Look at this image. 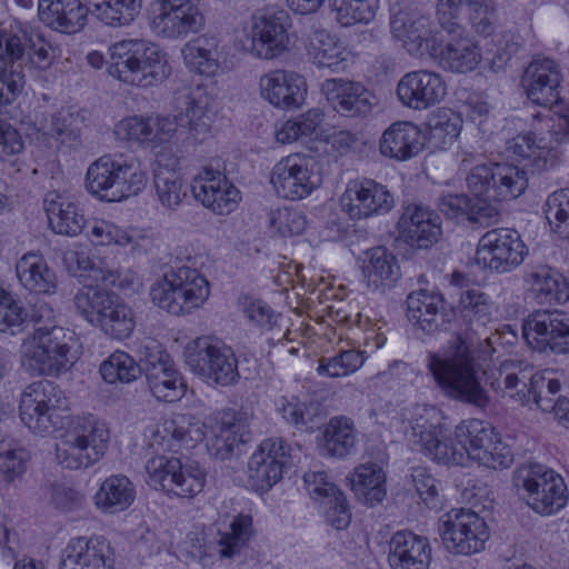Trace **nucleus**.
<instances>
[{"instance_id":"de8ad7c7","label":"nucleus","mask_w":569,"mask_h":569,"mask_svg":"<svg viewBox=\"0 0 569 569\" xmlns=\"http://www.w3.org/2000/svg\"><path fill=\"white\" fill-rule=\"evenodd\" d=\"M150 392L154 398L166 402H173L183 397L186 385L174 363L158 367L144 375Z\"/></svg>"},{"instance_id":"69168bd1","label":"nucleus","mask_w":569,"mask_h":569,"mask_svg":"<svg viewBox=\"0 0 569 569\" xmlns=\"http://www.w3.org/2000/svg\"><path fill=\"white\" fill-rule=\"evenodd\" d=\"M462 113L470 122L477 126L483 137L490 136L493 131V117L491 114V104L488 98L482 93H468Z\"/></svg>"},{"instance_id":"7ed1b4c3","label":"nucleus","mask_w":569,"mask_h":569,"mask_svg":"<svg viewBox=\"0 0 569 569\" xmlns=\"http://www.w3.org/2000/svg\"><path fill=\"white\" fill-rule=\"evenodd\" d=\"M108 73L119 81L141 88L162 83L171 74L167 53L144 39H124L110 49Z\"/></svg>"},{"instance_id":"6e6552de","label":"nucleus","mask_w":569,"mask_h":569,"mask_svg":"<svg viewBox=\"0 0 569 569\" xmlns=\"http://www.w3.org/2000/svg\"><path fill=\"white\" fill-rule=\"evenodd\" d=\"M209 96L203 89L186 93L177 100V116H150L152 142H168L179 130L188 138L202 141L210 132Z\"/></svg>"},{"instance_id":"4d7b16f0","label":"nucleus","mask_w":569,"mask_h":569,"mask_svg":"<svg viewBox=\"0 0 569 569\" xmlns=\"http://www.w3.org/2000/svg\"><path fill=\"white\" fill-rule=\"evenodd\" d=\"M366 352L349 349L341 350L332 357H322L319 360L317 372L329 378L347 377L358 371L365 363Z\"/></svg>"},{"instance_id":"58836bf2","label":"nucleus","mask_w":569,"mask_h":569,"mask_svg":"<svg viewBox=\"0 0 569 569\" xmlns=\"http://www.w3.org/2000/svg\"><path fill=\"white\" fill-rule=\"evenodd\" d=\"M19 282L37 295H53L58 287L57 274L39 251L26 252L16 264Z\"/></svg>"},{"instance_id":"e433bc0d","label":"nucleus","mask_w":569,"mask_h":569,"mask_svg":"<svg viewBox=\"0 0 569 569\" xmlns=\"http://www.w3.org/2000/svg\"><path fill=\"white\" fill-rule=\"evenodd\" d=\"M38 14L50 29L72 34L86 26L88 9L80 0H39Z\"/></svg>"},{"instance_id":"7c9ffc66","label":"nucleus","mask_w":569,"mask_h":569,"mask_svg":"<svg viewBox=\"0 0 569 569\" xmlns=\"http://www.w3.org/2000/svg\"><path fill=\"white\" fill-rule=\"evenodd\" d=\"M452 38L443 46L442 40L433 60L445 70L456 73L473 71L482 60L481 48L476 40L467 34L462 26L456 32H449Z\"/></svg>"},{"instance_id":"a19ab883","label":"nucleus","mask_w":569,"mask_h":569,"mask_svg":"<svg viewBox=\"0 0 569 569\" xmlns=\"http://www.w3.org/2000/svg\"><path fill=\"white\" fill-rule=\"evenodd\" d=\"M186 67L201 76L211 77L220 69V41L214 36H200L187 42L181 50Z\"/></svg>"},{"instance_id":"b1692460","label":"nucleus","mask_w":569,"mask_h":569,"mask_svg":"<svg viewBox=\"0 0 569 569\" xmlns=\"http://www.w3.org/2000/svg\"><path fill=\"white\" fill-rule=\"evenodd\" d=\"M190 190L197 201L217 214L232 212L240 201L239 190L212 166L204 167L192 179Z\"/></svg>"},{"instance_id":"f03ea898","label":"nucleus","mask_w":569,"mask_h":569,"mask_svg":"<svg viewBox=\"0 0 569 569\" xmlns=\"http://www.w3.org/2000/svg\"><path fill=\"white\" fill-rule=\"evenodd\" d=\"M495 303L479 289H468L460 295L458 310L461 321L458 332L437 353L428 356V369L438 387L449 398L485 408L489 396L481 383L483 371L477 363L472 348L475 336L492 321Z\"/></svg>"},{"instance_id":"f8f14e48","label":"nucleus","mask_w":569,"mask_h":569,"mask_svg":"<svg viewBox=\"0 0 569 569\" xmlns=\"http://www.w3.org/2000/svg\"><path fill=\"white\" fill-rule=\"evenodd\" d=\"M467 184L475 197L507 201L520 197L528 187L525 168L510 163L490 162L472 168Z\"/></svg>"},{"instance_id":"423d86ee","label":"nucleus","mask_w":569,"mask_h":569,"mask_svg":"<svg viewBox=\"0 0 569 569\" xmlns=\"http://www.w3.org/2000/svg\"><path fill=\"white\" fill-rule=\"evenodd\" d=\"M209 296V281L199 270L189 266L171 268L150 289L152 302L173 316L190 315Z\"/></svg>"},{"instance_id":"864d4df0","label":"nucleus","mask_w":569,"mask_h":569,"mask_svg":"<svg viewBox=\"0 0 569 569\" xmlns=\"http://www.w3.org/2000/svg\"><path fill=\"white\" fill-rule=\"evenodd\" d=\"M336 20L342 27L368 24L377 14L380 0H330Z\"/></svg>"},{"instance_id":"aec40b11","label":"nucleus","mask_w":569,"mask_h":569,"mask_svg":"<svg viewBox=\"0 0 569 569\" xmlns=\"http://www.w3.org/2000/svg\"><path fill=\"white\" fill-rule=\"evenodd\" d=\"M407 318L415 329L426 335L446 331L451 328L456 316L448 308L443 296L437 290L419 289L411 291L406 299Z\"/></svg>"},{"instance_id":"20e7f679","label":"nucleus","mask_w":569,"mask_h":569,"mask_svg":"<svg viewBox=\"0 0 569 569\" xmlns=\"http://www.w3.org/2000/svg\"><path fill=\"white\" fill-rule=\"evenodd\" d=\"M147 173L134 160L102 156L86 172V190L97 200L120 202L141 192Z\"/></svg>"},{"instance_id":"a878e982","label":"nucleus","mask_w":569,"mask_h":569,"mask_svg":"<svg viewBox=\"0 0 569 569\" xmlns=\"http://www.w3.org/2000/svg\"><path fill=\"white\" fill-rule=\"evenodd\" d=\"M390 28L393 38L401 41L409 54L433 59L441 37L429 18H408L400 12L391 17Z\"/></svg>"},{"instance_id":"13d9d810","label":"nucleus","mask_w":569,"mask_h":569,"mask_svg":"<svg viewBox=\"0 0 569 569\" xmlns=\"http://www.w3.org/2000/svg\"><path fill=\"white\" fill-rule=\"evenodd\" d=\"M100 375L107 383H129L140 376V368L130 355L117 350L100 365Z\"/></svg>"},{"instance_id":"cd10ccee","label":"nucleus","mask_w":569,"mask_h":569,"mask_svg":"<svg viewBox=\"0 0 569 569\" xmlns=\"http://www.w3.org/2000/svg\"><path fill=\"white\" fill-rule=\"evenodd\" d=\"M157 200L166 210H177L188 199V187L179 171V159L171 152H159L153 163Z\"/></svg>"},{"instance_id":"09e8293b","label":"nucleus","mask_w":569,"mask_h":569,"mask_svg":"<svg viewBox=\"0 0 569 569\" xmlns=\"http://www.w3.org/2000/svg\"><path fill=\"white\" fill-rule=\"evenodd\" d=\"M97 18L106 26L120 28L130 26L140 14L142 0H89Z\"/></svg>"},{"instance_id":"dca6fc26","label":"nucleus","mask_w":569,"mask_h":569,"mask_svg":"<svg viewBox=\"0 0 569 569\" xmlns=\"http://www.w3.org/2000/svg\"><path fill=\"white\" fill-rule=\"evenodd\" d=\"M523 337L540 352H569V316L558 309L537 310L522 325Z\"/></svg>"},{"instance_id":"37998d69","label":"nucleus","mask_w":569,"mask_h":569,"mask_svg":"<svg viewBox=\"0 0 569 569\" xmlns=\"http://www.w3.org/2000/svg\"><path fill=\"white\" fill-rule=\"evenodd\" d=\"M411 442L417 450H425L438 437L449 431L446 418L435 406L417 405L410 420Z\"/></svg>"},{"instance_id":"f257e3e1","label":"nucleus","mask_w":569,"mask_h":569,"mask_svg":"<svg viewBox=\"0 0 569 569\" xmlns=\"http://www.w3.org/2000/svg\"><path fill=\"white\" fill-rule=\"evenodd\" d=\"M68 399L49 380L29 385L19 405L21 421L34 433L49 435L64 429L56 445V457L63 468L78 470L98 462L109 442L107 425L92 415L69 417Z\"/></svg>"},{"instance_id":"4468645a","label":"nucleus","mask_w":569,"mask_h":569,"mask_svg":"<svg viewBox=\"0 0 569 569\" xmlns=\"http://www.w3.org/2000/svg\"><path fill=\"white\" fill-rule=\"evenodd\" d=\"M528 254V247L515 229L496 228L478 241L475 262L481 269L502 274L516 270Z\"/></svg>"},{"instance_id":"a211bd4d","label":"nucleus","mask_w":569,"mask_h":569,"mask_svg":"<svg viewBox=\"0 0 569 569\" xmlns=\"http://www.w3.org/2000/svg\"><path fill=\"white\" fill-rule=\"evenodd\" d=\"M158 9L153 12L150 27L159 37L178 40L190 33L199 32L204 26V18L191 0H157Z\"/></svg>"},{"instance_id":"5701e85b","label":"nucleus","mask_w":569,"mask_h":569,"mask_svg":"<svg viewBox=\"0 0 569 569\" xmlns=\"http://www.w3.org/2000/svg\"><path fill=\"white\" fill-rule=\"evenodd\" d=\"M446 94L447 84L443 77L431 70L407 72L397 84V96L402 106L416 111L435 107Z\"/></svg>"},{"instance_id":"473e14b6","label":"nucleus","mask_w":569,"mask_h":569,"mask_svg":"<svg viewBox=\"0 0 569 569\" xmlns=\"http://www.w3.org/2000/svg\"><path fill=\"white\" fill-rule=\"evenodd\" d=\"M109 543L102 537L73 538L64 549L60 569H113Z\"/></svg>"},{"instance_id":"603ef678","label":"nucleus","mask_w":569,"mask_h":569,"mask_svg":"<svg viewBox=\"0 0 569 569\" xmlns=\"http://www.w3.org/2000/svg\"><path fill=\"white\" fill-rule=\"evenodd\" d=\"M96 326L111 338L122 340L132 333L136 321L131 308L116 296Z\"/></svg>"},{"instance_id":"9d476101","label":"nucleus","mask_w":569,"mask_h":569,"mask_svg":"<svg viewBox=\"0 0 569 569\" xmlns=\"http://www.w3.org/2000/svg\"><path fill=\"white\" fill-rule=\"evenodd\" d=\"M146 471L151 488L178 498H194L206 486V472L196 461L159 455L147 461Z\"/></svg>"},{"instance_id":"c9c22d12","label":"nucleus","mask_w":569,"mask_h":569,"mask_svg":"<svg viewBox=\"0 0 569 569\" xmlns=\"http://www.w3.org/2000/svg\"><path fill=\"white\" fill-rule=\"evenodd\" d=\"M425 146L421 130L410 121L391 123L382 133L380 153L397 161H406L416 157Z\"/></svg>"},{"instance_id":"774afa93","label":"nucleus","mask_w":569,"mask_h":569,"mask_svg":"<svg viewBox=\"0 0 569 569\" xmlns=\"http://www.w3.org/2000/svg\"><path fill=\"white\" fill-rule=\"evenodd\" d=\"M461 119L452 112L439 114L430 126V142L438 149H447L459 137Z\"/></svg>"},{"instance_id":"4c0bfd02","label":"nucleus","mask_w":569,"mask_h":569,"mask_svg":"<svg viewBox=\"0 0 569 569\" xmlns=\"http://www.w3.org/2000/svg\"><path fill=\"white\" fill-rule=\"evenodd\" d=\"M50 229L61 236L76 237L86 227L87 219L78 203L57 191H50L43 199Z\"/></svg>"},{"instance_id":"3c124183","label":"nucleus","mask_w":569,"mask_h":569,"mask_svg":"<svg viewBox=\"0 0 569 569\" xmlns=\"http://www.w3.org/2000/svg\"><path fill=\"white\" fill-rule=\"evenodd\" d=\"M229 531L219 532L217 550L221 558H232L238 555L254 535L252 518L249 515H238L232 519Z\"/></svg>"},{"instance_id":"1a4fd4ad","label":"nucleus","mask_w":569,"mask_h":569,"mask_svg":"<svg viewBox=\"0 0 569 569\" xmlns=\"http://www.w3.org/2000/svg\"><path fill=\"white\" fill-rule=\"evenodd\" d=\"M183 357L188 368L209 382L226 387L240 378L234 352L210 337L189 341Z\"/></svg>"},{"instance_id":"c03bdc74","label":"nucleus","mask_w":569,"mask_h":569,"mask_svg":"<svg viewBox=\"0 0 569 569\" xmlns=\"http://www.w3.org/2000/svg\"><path fill=\"white\" fill-rule=\"evenodd\" d=\"M216 455L226 459L236 447L247 441L249 429L246 419L233 410L219 412L212 428Z\"/></svg>"},{"instance_id":"79ce46f5","label":"nucleus","mask_w":569,"mask_h":569,"mask_svg":"<svg viewBox=\"0 0 569 569\" xmlns=\"http://www.w3.org/2000/svg\"><path fill=\"white\" fill-rule=\"evenodd\" d=\"M366 254L362 272L368 289L377 291L392 287L400 277L396 256L385 247L371 248Z\"/></svg>"},{"instance_id":"0eeeda50","label":"nucleus","mask_w":569,"mask_h":569,"mask_svg":"<svg viewBox=\"0 0 569 569\" xmlns=\"http://www.w3.org/2000/svg\"><path fill=\"white\" fill-rule=\"evenodd\" d=\"M72 336L62 327L33 330L21 345V366L31 376H52L72 365Z\"/></svg>"},{"instance_id":"412c9836","label":"nucleus","mask_w":569,"mask_h":569,"mask_svg":"<svg viewBox=\"0 0 569 569\" xmlns=\"http://www.w3.org/2000/svg\"><path fill=\"white\" fill-rule=\"evenodd\" d=\"M563 73L558 62L548 57H535L525 70L522 84L533 103L552 108L561 101Z\"/></svg>"},{"instance_id":"72a5a7b5","label":"nucleus","mask_w":569,"mask_h":569,"mask_svg":"<svg viewBox=\"0 0 569 569\" xmlns=\"http://www.w3.org/2000/svg\"><path fill=\"white\" fill-rule=\"evenodd\" d=\"M523 281L537 303H563L569 300L568 282L547 264H528L523 273Z\"/></svg>"},{"instance_id":"ddd939ff","label":"nucleus","mask_w":569,"mask_h":569,"mask_svg":"<svg viewBox=\"0 0 569 569\" xmlns=\"http://www.w3.org/2000/svg\"><path fill=\"white\" fill-rule=\"evenodd\" d=\"M443 546L453 555L470 556L485 549L490 537L486 521L471 509H451L439 520Z\"/></svg>"},{"instance_id":"bb28decb","label":"nucleus","mask_w":569,"mask_h":569,"mask_svg":"<svg viewBox=\"0 0 569 569\" xmlns=\"http://www.w3.org/2000/svg\"><path fill=\"white\" fill-rule=\"evenodd\" d=\"M401 237L411 247L428 249L440 238L441 218L422 203H409L398 221Z\"/></svg>"},{"instance_id":"338daca9","label":"nucleus","mask_w":569,"mask_h":569,"mask_svg":"<svg viewBox=\"0 0 569 569\" xmlns=\"http://www.w3.org/2000/svg\"><path fill=\"white\" fill-rule=\"evenodd\" d=\"M29 453L16 442L0 441V473L6 482H12L26 471Z\"/></svg>"},{"instance_id":"680f3d73","label":"nucleus","mask_w":569,"mask_h":569,"mask_svg":"<svg viewBox=\"0 0 569 569\" xmlns=\"http://www.w3.org/2000/svg\"><path fill=\"white\" fill-rule=\"evenodd\" d=\"M421 452L447 466H465L469 461L467 449L456 438H448V432L445 433V437H438Z\"/></svg>"},{"instance_id":"2f4dec72","label":"nucleus","mask_w":569,"mask_h":569,"mask_svg":"<svg viewBox=\"0 0 569 569\" xmlns=\"http://www.w3.org/2000/svg\"><path fill=\"white\" fill-rule=\"evenodd\" d=\"M321 91L333 110L342 116H363L371 110L372 94L359 82L328 79L321 84Z\"/></svg>"},{"instance_id":"8fccbe9b","label":"nucleus","mask_w":569,"mask_h":569,"mask_svg":"<svg viewBox=\"0 0 569 569\" xmlns=\"http://www.w3.org/2000/svg\"><path fill=\"white\" fill-rule=\"evenodd\" d=\"M347 479L357 497L385 498L387 495L386 473L378 463H361Z\"/></svg>"},{"instance_id":"f704fd0d","label":"nucleus","mask_w":569,"mask_h":569,"mask_svg":"<svg viewBox=\"0 0 569 569\" xmlns=\"http://www.w3.org/2000/svg\"><path fill=\"white\" fill-rule=\"evenodd\" d=\"M538 480H542V498H569L565 479L545 465L525 463L518 467L512 475V482L518 493L520 491L529 496L537 493Z\"/></svg>"},{"instance_id":"0e129e2a","label":"nucleus","mask_w":569,"mask_h":569,"mask_svg":"<svg viewBox=\"0 0 569 569\" xmlns=\"http://www.w3.org/2000/svg\"><path fill=\"white\" fill-rule=\"evenodd\" d=\"M83 119L67 109H61L51 114L50 122L42 126L46 134L58 137L62 142H74L80 137Z\"/></svg>"},{"instance_id":"a18cd8bd","label":"nucleus","mask_w":569,"mask_h":569,"mask_svg":"<svg viewBox=\"0 0 569 569\" xmlns=\"http://www.w3.org/2000/svg\"><path fill=\"white\" fill-rule=\"evenodd\" d=\"M357 430L350 418L340 416L330 419L323 430L321 452L325 457L343 459L355 451Z\"/></svg>"},{"instance_id":"ea45409f","label":"nucleus","mask_w":569,"mask_h":569,"mask_svg":"<svg viewBox=\"0 0 569 569\" xmlns=\"http://www.w3.org/2000/svg\"><path fill=\"white\" fill-rule=\"evenodd\" d=\"M307 53L317 67L328 68L333 72L347 68L350 54L343 42L325 29L310 32Z\"/></svg>"},{"instance_id":"5fc2aeb1","label":"nucleus","mask_w":569,"mask_h":569,"mask_svg":"<svg viewBox=\"0 0 569 569\" xmlns=\"http://www.w3.org/2000/svg\"><path fill=\"white\" fill-rule=\"evenodd\" d=\"M114 297V293L98 286H86L74 296V306L84 320L96 326Z\"/></svg>"},{"instance_id":"c85d7f7f","label":"nucleus","mask_w":569,"mask_h":569,"mask_svg":"<svg viewBox=\"0 0 569 569\" xmlns=\"http://www.w3.org/2000/svg\"><path fill=\"white\" fill-rule=\"evenodd\" d=\"M259 86L264 100L283 109L300 107L307 92L305 78L287 70H273L263 74Z\"/></svg>"},{"instance_id":"2eb2a0df","label":"nucleus","mask_w":569,"mask_h":569,"mask_svg":"<svg viewBox=\"0 0 569 569\" xmlns=\"http://www.w3.org/2000/svg\"><path fill=\"white\" fill-rule=\"evenodd\" d=\"M29 32L17 24L0 26V107L16 101L23 89L24 74L19 70Z\"/></svg>"},{"instance_id":"9b49d317","label":"nucleus","mask_w":569,"mask_h":569,"mask_svg":"<svg viewBox=\"0 0 569 569\" xmlns=\"http://www.w3.org/2000/svg\"><path fill=\"white\" fill-rule=\"evenodd\" d=\"M320 162L307 153H291L272 168L270 182L276 193L288 200H302L322 183Z\"/></svg>"},{"instance_id":"f3484780","label":"nucleus","mask_w":569,"mask_h":569,"mask_svg":"<svg viewBox=\"0 0 569 569\" xmlns=\"http://www.w3.org/2000/svg\"><path fill=\"white\" fill-rule=\"evenodd\" d=\"M206 436V426L192 415H176L148 428V446L154 452H180L193 448Z\"/></svg>"},{"instance_id":"39448f33","label":"nucleus","mask_w":569,"mask_h":569,"mask_svg":"<svg viewBox=\"0 0 569 569\" xmlns=\"http://www.w3.org/2000/svg\"><path fill=\"white\" fill-rule=\"evenodd\" d=\"M498 387L503 389L511 398L527 403L531 399L545 412L557 405L561 389L559 373L552 369L535 371L533 367L521 360H506L500 365L499 376L496 378Z\"/></svg>"},{"instance_id":"6e6d98bb","label":"nucleus","mask_w":569,"mask_h":569,"mask_svg":"<svg viewBox=\"0 0 569 569\" xmlns=\"http://www.w3.org/2000/svg\"><path fill=\"white\" fill-rule=\"evenodd\" d=\"M322 121V111L318 108L310 109L306 113L277 126L276 140L279 143L287 144L305 137H311Z\"/></svg>"},{"instance_id":"e2e57ef3","label":"nucleus","mask_w":569,"mask_h":569,"mask_svg":"<svg viewBox=\"0 0 569 569\" xmlns=\"http://www.w3.org/2000/svg\"><path fill=\"white\" fill-rule=\"evenodd\" d=\"M270 230L280 237H292L301 234L307 226L306 216L291 208L271 209L268 213Z\"/></svg>"},{"instance_id":"bf43d9fd","label":"nucleus","mask_w":569,"mask_h":569,"mask_svg":"<svg viewBox=\"0 0 569 569\" xmlns=\"http://www.w3.org/2000/svg\"><path fill=\"white\" fill-rule=\"evenodd\" d=\"M545 214L552 231L569 241V189L551 193L545 204Z\"/></svg>"},{"instance_id":"49530a36","label":"nucleus","mask_w":569,"mask_h":569,"mask_svg":"<svg viewBox=\"0 0 569 569\" xmlns=\"http://www.w3.org/2000/svg\"><path fill=\"white\" fill-rule=\"evenodd\" d=\"M455 437L468 451V460H478L490 448L491 440L496 438L493 427L483 420L469 419L459 423L455 429Z\"/></svg>"},{"instance_id":"4be33fe9","label":"nucleus","mask_w":569,"mask_h":569,"mask_svg":"<svg viewBox=\"0 0 569 569\" xmlns=\"http://www.w3.org/2000/svg\"><path fill=\"white\" fill-rule=\"evenodd\" d=\"M552 118L540 119L533 131L510 139L507 150L519 159L530 161L532 170H546L552 150L568 134L552 130Z\"/></svg>"},{"instance_id":"6ab92c4d","label":"nucleus","mask_w":569,"mask_h":569,"mask_svg":"<svg viewBox=\"0 0 569 569\" xmlns=\"http://www.w3.org/2000/svg\"><path fill=\"white\" fill-rule=\"evenodd\" d=\"M340 207L352 220L367 219L388 213L393 207V197L386 186L373 179H355L348 182L340 197Z\"/></svg>"},{"instance_id":"052dcab7","label":"nucleus","mask_w":569,"mask_h":569,"mask_svg":"<svg viewBox=\"0 0 569 569\" xmlns=\"http://www.w3.org/2000/svg\"><path fill=\"white\" fill-rule=\"evenodd\" d=\"M257 465H253V453L251 455L248 462V488L257 495L267 493L276 483H278L283 473L287 471L286 469L279 467L276 463H272L266 459L260 463L256 461Z\"/></svg>"},{"instance_id":"c756f323","label":"nucleus","mask_w":569,"mask_h":569,"mask_svg":"<svg viewBox=\"0 0 569 569\" xmlns=\"http://www.w3.org/2000/svg\"><path fill=\"white\" fill-rule=\"evenodd\" d=\"M432 549L429 539L410 530H399L389 542L388 563L391 569H429Z\"/></svg>"},{"instance_id":"393cba45","label":"nucleus","mask_w":569,"mask_h":569,"mask_svg":"<svg viewBox=\"0 0 569 569\" xmlns=\"http://www.w3.org/2000/svg\"><path fill=\"white\" fill-rule=\"evenodd\" d=\"M290 17L284 10L268 9L252 16L251 37L259 58L269 60L288 48Z\"/></svg>"}]
</instances>
